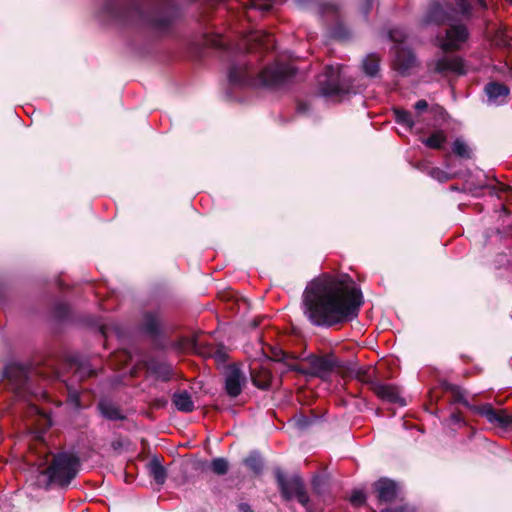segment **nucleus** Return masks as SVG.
I'll return each mask as SVG.
<instances>
[{"instance_id": "obj_1", "label": "nucleus", "mask_w": 512, "mask_h": 512, "mask_svg": "<svg viewBox=\"0 0 512 512\" xmlns=\"http://www.w3.org/2000/svg\"><path fill=\"white\" fill-rule=\"evenodd\" d=\"M363 297L348 275L314 279L303 294V312L311 324L331 327L357 317Z\"/></svg>"}, {"instance_id": "obj_2", "label": "nucleus", "mask_w": 512, "mask_h": 512, "mask_svg": "<svg viewBox=\"0 0 512 512\" xmlns=\"http://www.w3.org/2000/svg\"><path fill=\"white\" fill-rule=\"evenodd\" d=\"M307 75V66H229L225 95L231 101H241L238 93L245 89L287 88L304 81Z\"/></svg>"}, {"instance_id": "obj_3", "label": "nucleus", "mask_w": 512, "mask_h": 512, "mask_svg": "<svg viewBox=\"0 0 512 512\" xmlns=\"http://www.w3.org/2000/svg\"><path fill=\"white\" fill-rule=\"evenodd\" d=\"M344 66H324L316 77V93L327 101L338 103L350 93L355 94L362 86L358 79L350 75Z\"/></svg>"}, {"instance_id": "obj_4", "label": "nucleus", "mask_w": 512, "mask_h": 512, "mask_svg": "<svg viewBox=\"0 0 512 512\" xmlns=\"http://www.w3.org/2000/svg\"><path fill=\"white\" fill-rule=\"evenodd\" d=\"M80 458L72 452H59L52 456L51 462L40 475L45 478L46 486L67 487L80 470Z\"/></svg>"}, {"instance_id": "obj_5", "label": "nucleus", "mask_w": 512, "mask_h": 512, "mask_svg": "<svg viewBox=\"0 0 512 512\" xmlns=\"http://www.w3.org/2000/svg\"><path fill=\"white\" fill-rule=\"evenodd\" d=\"M183 17L176 0H155L146 15L147 26L156 33L168 34Z\"/></svg>"}, {"instance_id": "obj_6", "label": "nucleus", "mask_w": 512, "mask_h": 512, "mask_svg": "<svg viewBox=\"0 0 512 512\" xmlns=\"http://www.w3.org/2000/svg\"><path fill=\"white\" fill-rule=\"evenodd\" d=\"M275 477L285 500L296 498L307 511H312L309 495L300 476L293 475L288 478L280 468H277Z\"/></svg>"}, {"instance_id": "obj_7", "label": "nucleus", "mask_w": 512, "mask_h": 512, "mask_svg": "<svg viewBox=\"0 0 512 512\" xmlns=\"http://www.w3.org/2000/svg\"><path fill=\"white\" fill-rule=\"evenodd\" d=\"M470 411L484 417L494 428L512 431V413L506 409H495L491 404L472 405L467 400L461 401Z\"/></svg>"}, {"instance_id": "obj_8", "label": "nucleus", "mask_w": 512, "mask_h": 512, "mask_svg": "<svg viewBox=\"0 0 512 512\" xmlns=\"http://www.w3.org/2000/svg\"><path fill=\"white\" fill-rule=\"evenodd\" d=\"M388 36L394 43L392 50L395 60L392 64H414L416 57L414 51L406 44V31L403 28H392Z\"/></svg>"}, {"instance_id": "obj_9", "label": "nucleus", "mask_w": 512, "mask_h": 512, "mask_svg": "<svg viewBox=\"0 0 512 512\" xmlns=\"http://www.w3.org/2000/svg\"><path fill=\"white\" fill-rule=\"evenodd\" d=\"M306 361L309 365V376L318 377L324 381L328 380L333 371L339 367V361L333 355H310Z\"/></svg>"}, {"instance_id": "obj_10", "label": "nucleus", "mask_w": 512, "mask_h": 512, "mask_svg": "<svg viewBox=\"0 0 512 512\" xmlns=\"http://www.w3.org/2000/svg\"><path fill=\"white\" fill-rule=\"evenodd\" d=\"M469 37L468 29L463 24L451 25L446 30V37L440 43V48L444 53H452L460 49L461 45Z\"/></svg>"}, {"instance_id": "obj_11", "label": "nucleus", "mask_w": 512, "mask_h": 512, "mask_svg": "<svg viewBox=\"0 0 512 512\" xmlns=\"http://www.w3.org/2000/svg\"><path fill=\"white\" fill-rule=\"evenodd\" d=\"M4 375L8 380L10 388L14 390L18 396H21L28 384L26 369L20 365L12 364L5 368Z\"/></svg>"}, {"instance_id": "obj_12", "label": "nucleus", "mask_w": 512, "mask_h": 512, "mask_svg": "<svg viewBox=\"0 0 512 512\" xmlns=\"http://www.w3.org/2000/svg\"><path fill=\"white\" fill-rule=\"evenodd\" d=\"M246 381L245 374L238 367L230 366L225 376V390L228 396L232 398L239 396Z\"/></svg>"}, {"instance_id": "obj_13", "label": "nucleus", "mask_w": 512, "mask_h": 512, "mask_svg": "<svg viewBox=\"0 0 512 512\" xmlns=\"http://www.w3.org/2000/svg\"><path fill=\"white\" fill-rule=\"evenodd\" d=\"M453 19L452 12L444 8L439 2L432 1L424 16V23L443 25Z\"/></svg>"}, {"instance_id": "obj_14", "label": "nucleus", "mask_w": 512, "mask_h": 512, "mask_svg": "<svg viewBox=\"0 0 512 512\" xmlns=\"http://www.w3.org/2000/svg\"><path fill=\"white\" fill-rule=\"evenodd\" d=\"M374 393L384 401L389 403L398 404L399 406H405L406 401L401 396L398 387L391 384L375 383L373 384Z\"/></svg>"}, {"instance_id": "obj_15", "label": "nucleus", "mask_w": 512, "mask_h": 512, "mask_svg": "<svg viewBox=\"0 0 512 512\" xmlns=\"http://www.w3.org/2000/svg\"><path fill=\"white\" fill-rule=\"evenodd\" d=\"M484 92L488 105L501 106L507 103L509 88L498 82H489L485 85Z\"/></svg>"}, {"instance_id": "obj_16", "label": "nucleus", "mask_w": 512, "mask_h": 512, "mask_svg": "<svg viewBox=\"0 0 512 512\" xmlns=\"http://www.w3.org/2000/svg\"><path fill=\"white\" fill-rule=\"evenodd\" d=\"M250 375L253 384L257 388L266 390L270 387L272 374L266 366L254 361L250 366Z\"/></svg>"}, {"instance_id": "obj_17", "label": "nucleus", "mask_w": 512, "mask_h": 512, "mask_svg": "<svg viewBox=\"0 0 512 512\" xmlns=\"http://www.w3.org/2000/svg\"><path fill=\"white\" fill-rule=\"evenodd\" d=\"M201 45L220 52H230L233 46L230 41L219 33H204L201 37Z\"/></svg>"}, {"instance_id": "obj_18", "label": "nucleus", "mask_w": 512, "mask_h": 512, "mask_svg": "<svg viewBox=\"0 0 512 512\" xmlns=\"http://www.w3.org/2000/svg\"><path fill=\"white\" fill-rule=\"evenodd\" d=\"M375 489L380 501L392 502L398 495V484L388 478H381L375 483Z\"/></svg>"}, {"instance_id": "obj_19", "label": "nucleus", "mask_w": 512, "mask_h": 512, "mask_svg": "<svg viewBox=\"0 0 512 512\" xmlns=\"http://www.w3.org/2000/svg\"><path fill=\"white\" fill-rule=\"evenodd\" d=\"M251 48H257L265 52L276 49V40L273 34L266 31H257L249 39Z\"/></svg>"}, {"instance_id": "obj_20", "label": "nucleus", "mask_w": 512, "mask_h": 512, "mask_svg": "<svg viewBox=\"0 0 512 512\" xmlns=\"http://www.w3.org/2000/svg\"><path fill=\"white\" fill-rule=\"evenodd\" d=\"M70 367L74 370L76 377L80 380L92 377L96 374L90 360L80 356H73L71 358Z\"/></svg>"}, {"instance_id": "obj_21", "label": "nucleus", "mask_w": 512, "mask_h": 512, "mask_svg": "<svg viewBox=\"0 0 512 512\" xmlns=\"http://www.w3.org/2000/svg\"><path fill=\"white\" fill-rule=\"evenodd\" d=\"M149 475L158 485H163L167 479V471L158 457H153L147 464Z\"/></svg>"}, {"instance_id": "obj_22", "label": "nucleus", "mask_w": 512, "mask_h": 512, "mask_svg": "<svg viewBox=\"0 0 512 512\" xmlns=\"http://www.w3.org/2000/svg\"><path fill=\"white\" fill-rule=\"evenodd\" d=\"M172 402L177 410L181 412L189 413L194 410V402L187 391L175 392L172 396Z\"/></svg>"}, {"instance_id": "obj_23", "label": "nucleus", "mask_w": 512, "mask_h": 512, "mask_svg": "<svg viewBox=\"0 0 512 512\" xmlns=\"http://www.w3.org/2000/svg\"><path fill=\"white\" fill-rule=\"evenodd\" d=\"M142 328L150 336H157L160 333V322L158 316L152 312L143 315Z\"/></svg>"}, {"instance_id": "obj_24", "label": "nucleus", "mask_w": 512, "mask_h": 512, "mask_svg": "<svg viewBox=\"0 0 512 512\" xmlns=\"http://www.w3.org/2000/svg\"><path fill=\"white\" fill-rule=\"evenodd\" d=\"M468 66H433V73L440 77L465 75Z\"/></svg>"}, {"instance_id": "obj_25", "label": "nucleus", "mask_w": 512, "mask_h": 512, "mask_svg": "<svg viewBox=\"0 0 512 512\" xmlns=\"http://www.w3.org/2000/svg\"><path fill=\"white\" fill-rule=\"evenodd\" d=\"M99 409L101 411V414L109 420L116 421L123 420L125 418L122 411L111 403L101 402L99 404Z\"/></svg>"}, {"instance_id": "obj_26", "label": "nucleus", "mask_w": 512, "mask_h": 512, "mask_svg": "<svg viewBox=\"0 0 512 512\" xmlns=\"http://www.w3.org/2000/svg\"><path fill=\"white\" fill-rule=\"evenodd\" d=\"M150 370L163 381L169 380L172 375V367L164 362L152 363L150 365Z\"/></svg>"}, {"instance_id": "obj_27", "label": "nucleus", "mask_w": 512, "mask_h": 512, "mask_svg": "<svg viewBox=\"0 0 512 512\" xmlns=\"http://www.w3.org/2000/svg\"><path fill=\"white\" fill-rule=\"evenodd\" d=\"M273 7L272 0H243V9L247 11L248 9H257L261 12L267 13Z\"/></svg>"}, {"instance_id": "obj_28", "label": "nucleus", "mask_w": 512, "mask_h": 512, "mask_svg": "<svg viewBox=\"0 0 512 512\" xmlns=\"http://www.w3.org/2000/svg\"><path fill=\"white\" fill-rule=\"evenodd\" d=\"M394 116H395V121L398 124L406 127L408 130L413 129V127L415 125V121L413 119L411 112L403 110V109H395Z\"/></svg>"}, {"instance_id": "obj_29", "label": "nucleus", "mask_w": 512, "mask_h": 512, "mask_svg": "<svg viewBox=\"0 0 512 512\" xmlns=\"http://www.w3.org/2000/svg\"><path fill=\"white\" fill-rule=\"evenodd\" d=\"M330 35L338 41H347L350 39L349 29L341 22H337L330 30Z\"/></svg>"}, {"instance_id": "obj_30", "label": "nucleus", "mask_w": 512, "mask_h": 512, "mask_svg": "<svg viewBox=\"0 0 512 512\" xmlns=\"http://www.w3.org/2000/svg\"><path fill=\"white\" fill-rule=\"evenodd\" d=\"M210 469L216 475H225L229 470V462L223 457L213 458L210 463Z\"/></svg>"}, {"instance_id": "obj_31", "label": "nucleus", "mask_w": 512, "mask_h": 512, "mask_svg": "<svg viewBox=\"0 0 512 512\" xmlns=\"http://www.w3.org/2000/svg\"><path fill=\"white\" fill-rule=\"evenodd\" d=\"M446 141V136L443 132L438 131L423 140V143L433 149H440Z\"/></svg>"}, {"instance_id": "obj_32", "label": "nucleus", "mask_w": 512, "mask_h": 512, "mask_svg": "<svg viewBox=\"0 0 512 512\" xmlns=\"http://www.w3.org/2000/svg\"><path fill=\"white\" fill-rule=\"evenodd\" d=\"M245 465L255 473H260L263 468V463L260 455L257 452H252L245 460Z\"/></svg>"}, {"instance_id": "obj_33", "label": "nucleus", "mask_w": 512, "mask_h": 512, "mask_svg": "<svg viewBox=\"0 0 512 512\" xmlns=\"http://www.w3.org/2000/svg\"><path fill=\"white\" fill-rule=\"evenodd\" d=\"M452 150L457 156H459L461 158H470L471 157L470 148L468 147L466 142L461 138L455 139V141L453 142V145H452Z\"/></svg>"}, {"instance_id": "obj_34", "label": "nucleus", "mask_w": 512, "mask_h": 512, "mask_svg": "<svg viewBox=\"0 0 512 512\" xmlns=\"http://www.w3.org/2000/svg\"><path fill=\"white\" fill-rule=\"evenodd\" d=\"M54 313L58 319L67 320L70 315V307L66 303L59 302L55 305Z\"/></svg>"}, {"instance_id": "obj_35", "label": "nucleus", "mask_w": 512, "mask_h": 512, "mask_svg": "<svg viewBox=\"0 0 512 512\" xmlns=\"http://www.w3.org/2000/svg\"><path fill=\"white\" fill-rule=\"evenodd\" d=\"M429 175L439 182H445L452 178V175L440 168L434 167L429 171Z\"/></svg>"}, {"instance_id": "obj_36", "label": "nucleus", "mask_w": 512, "mask_h": 512, "mask_svg": "<svg viewBox=\"0 0 512 512\" xmlns=\"http://www.w3.org/2000/svg\"><path fill=\"white\" fill-rule=\"evenodd\" d=\"M455 6L457 11L463 16H469L471 14V5L468 0H455Z\"/></svg>"}, {"instance_id": "obj_37", "label": "nucleus", "mask_w": 512, "mask_h": 512, "mask_svg": "<svg viewBox=\"0 0 512 512\" xmlns=\"http://www.w3.org/2000/svg\"><path fill=\"white\" fill-rule=\"evenodd\" d=\"M325 480L321 476H314L312 479V487L316 494L322 495L324 493Z\"/></svg>"}, {"instance_id": "obj_38", "label": "nucleus", "mask_w": 512, "mask_h": 512, "mask_svg": "<svg viewBox=\"0 0 512 512\" xmlns=\"http://www.w3.org/2000/svg\"><path fill=\"white\" fill-rule=\"evenodd\" d=\"M296 111L299 115H309L312 111L311 104L308 101H298Z\"/></svg>"}, {"instance_id": "obj_39", "label": "nucleus", "mask_w": 512, "mask_h": 512, "mask_svg": "<svg viewBox=\"0 0 512 512\" xmlns=\"http://www.w3.org/2000/svg\"><path fill=\"white\" fill-rule=\"evenodd\" d=\"M365 76L369 78H376L380 74V66H362Z\"/></svg>"}, {"instance_id": "obj_40", "label": "nucleus", "mask_w": 512, "mask_h": 512, "mask_svg": "<svg viewBox=\"0 0 512 512\" xmlns=\"http://www.w3.org/2000/svg\"><path fill=\"white\" fill-rule=\"evenodd\" d=\"M350 501L352 504L361 505L365 502V495L362 491H354L351 495Z\"/></svg>"}, {"instance_id": "obj_41", "label": "nucleus", "mask_w": 512, "mask_h": 512, "mask_svg": "<svg viewBox=\"0 0 512 512\" xmlns=\"http://www.w3.org/2000/svg\"><path fill=\"white\" fill-rule=\"evenodd\" d=\"M381 62V57L377 53L368 54L362 61L361 64H379Z\"/></svg>"}, {"instance_id": "obj_42", "label": "nucleus", "mask_w": 512, "mask_h": 512, "mask_svg": "<svg viewBox=\"0 0 512 512\" xmlns=\"http://www.w3.org/2000/svg\"><path fill=\"white\" fill-rule=\"evenodd\" d=\"M373 3L374 0H363V3L360 6V10L365 17H367L370 13Z\"/></svg>"}, {"instance_id": "obj_43", "label": "nucleus", "mask_w": 512, "mask_h": 512, "mask_svg": "<svg viewBox=\"0 0 512 512\" xmlns=\"http://www.w3.org/2000/svg\"><path fill=\"white\" fill-rule=\"evenodd\" d=\"M433 64H439V65H442V64H463V62H462V60L460 58H456V59L441 58V59L436 60Z\"/></svg>"}, {"instance_id": "obj_44", "label": "nucleus", "mask_w": 512, "mask_h": 512, "mask_svg": "<svg viewBox=\"0 0 512 512\" xmlns=\"http://www.w3.org/2000/svg\"><path fill=\"white\" fill-rule=\"evenodd\" d=\"M414 108L417 112H422L428 108V103L424 99L418 100L415 103Z\"/></svg>"}, {"instance_id": "obj_45", "label": "nucleus", "mask_w": 512, "mask_h": 512, "mask_svg": "<svg viewBox=\"0 0 512 512\" xmlns=\"http://www.w3.org/2000/svg\"><path fill=\"white\" fill-rule=\"evenodd\" d=\"M309 425V420L308 418L304 417V416H300L297 420H296V426L299 428V429H305L307 428Z\"/></svg>"}, {"instance_id": "obj_46", "label": "nucleus", "mask_w": 512, "mask_h": 512, "mask_svg": "<svg viewBox=\"0 0 512 512\" xmlns=\"http://www.w3.org/2000/svg\"><path fill=\"white\" fill-rule=\"evenodd\" d=\"M321 10L323 13L325 12H333V13H336L337 12V8L334 4H331V3H323L321 4Z\"/></svg>"}, {"instance_id": "obj_47", "label": "nucleus", "mask_w": 512, "mask_h": 512, "mask_svg": "<svg viewBox=\"0 0 512 512\" xmlns=\"http://www.w3.org/2000/svg\"><path fill=\"white\" fill-rule=\"evenodd\" d=\"M407 509L406 506H397V507H387L382 509L381 512H405Z\"/></svg>"}, {"instance_id": "obj_48", "label": "nucleus", "mask_w": 512, "mask_h": 512, "mask_svg": "<svg viewBox=\"0 0 512 512\" xmlns=\"http://www.w3.org/2000/svg\"><path fill=\"white\" fill-rule=\"evenodd\" d=\"M291 369L293 371H296L300 374H303L305 376H309V367L308 368H304L302 366H299V365H294V366H291Z\"/></svg>"}, {"instance_id": "obj_49", "label": "nucleus", "mask_w": 512, "mask_h": 512, "mask_svg": "<svg viewBox=\"0 0 512 512\" xmlns=\"http://www.w3.org/2000/svg\"><path fill=\"white\" fill-rule=\"evenodd\" d=\"M209 355L214 356L218 360H224V358H225V353L219 348H217L214 353L210 352Z\"/></svg>"}, {"instance_id": "obj_50", "label": "nucleus", "mask_w": 512, "mask_h": 512, "mask_svg": "<svg viewBox=\"0 0 512 512\" xmlns=\"http://www.w3.org/2000/svg\"><path fill=\"white\" fill-rule=\"evenodd\" d=\"M450 420L455 424H461L463 422L462 417L457 413L451 414Z\"/></svg>"}, {"instance_id": "obj_51", "label": "nucleus", "mask_w": 512, "mask_h": 512, "mask_svg": "<svg viewBox=\"0 0 512 512\" xmlns=\"http://www.w3.org/2000/svg\"><path fill=\"white\" fill-rule=\"evenodd\" d=\"M238 508L240 512H253L250 505L247 503H240Z\"/></svg>"}, {"instance_id": "obj_52", "label": "nucleus", "mask_w": 512, "mask_h": 512, "mask_svg": "<svg viewBox=\"0 0 512 512\" xmlns=\"http://www.w3.org/2000/svg\"><path fill=\"white\" fill-rule=\"evenodd\" d=\"M274 357L278 361H283L285 359V353L281 350L275 351Z\"/></svg>"}, {"instance_id": "obj_53", "label": "nucleus", "mask_w": 512, "mask_h": 512, "mask_svg": "<svg viewBox=\"0 0 512 512\" xmlns=\"http://www.w3.org/2000/svg\"><path fill=\"white\" fill-rule=\"evenodd\" d=\"M411 66H407V65H404V66H398V73L401 74V75H406L408 73V69L410 68Z\"/></svg>"}, {"instance_id": "obj_54", "label": "nucleus", "mask_w": 512, "mask_h": 512, "mask_svg": "<svg viewBox=\"0 0 512 512\" xmlns=\"http://www.w3.org/2000/svg\"><path fill=\"white\" fill-rule=\"evenodd\" d=\"M294 1L298 6H306V5H309L310 3L314 2L315 0H294Z\"/></svg>"}, {"instance_id": "obj_55", "label": "nucleus", "mask_w": 512, "mask_h": 512, "mask_svg": "<svg viewBox=\"0 0 512 512\" xmlns=\"http://www.w3.org/2000/svg\"><path fill=\"white\" fill-rule=\"evenodd\" d=\"M199 345L200 344L198 343V341L196 339L192 340L191 347H192L193 350L198 351Z\"/></svg>"}, {"instance_id": "obj_56", "label": "nucleus", "mask_w": 512, "mask_h": 512, "mask_svg": "<svg viewBox=\"0 0 512 512\" xmlns=\"http://www.w3.org/2000/svg\"><path fill=\"white\" fill-rule=\"evenodd\" d=\"M483 9L487 8V4L485 0H475Z\"/></svg>"}, {"instance_id": "obj_57", "label": "nucleus", "mask_w": 512, "mask_h": 512, "mask_svg": "<svg viewBox=\"0 0 512 512\" xmlns=\"http://www.w3.org/2000/svg\"><path fill=\"white\" fill-rule=\"evenodd\" d=\"M484 188V185L483 184H479L477 187H475L474 189L472 187L469 186V189L471 191H474V190H477V189H483Z\"/></svg>"}, {"instance_id": "obj_58", "label": "nucleus", "mask_w": 512, "mask_h": 512, "mask_svg": "<svg viewBox=\"0 0 512 512\" xmlns=\"http://www.w3.org/2000/svg\"><path fill=\"white\" fill-rule=\"evenodd\" d=\"M102 334H106L104 327L102 328Z\"/></svg>"}, {"instance_id": "obj_59", "label": "nucleus", "mask_w": 512, "mask_h": 512, "mask_svg": "<svg viewBox=\"0 0 512 512\" xmlns=\"http://www.w3.org/2000/svg\"><path fill=\"white\" fill-rule=\"evenodd\" d=\"M274 64L279 65V64H282V63L281 62H275Z\"/></svg>"}, {"instance_id": "obj_60", "label": "nucleus", "mask_w": 512, "mask_h": 512, "mask_svg": "<svg viewBox=\"0 0 512 512\" xmlns=\"http://www.w3.org/2000/svg\"><path fill=\"white\" fill-rule=\"evenodd\" d=\"M507 2H509L510 4H512V0H506Z\"/></svg>"}, {"instance_id": "obj_61", "label": "nucleus", "mask_w": 512, "mask_h": 512, "mask_svg": "<svg viewBox=\"0 0 512 512\" xmlns=\"http://www.w3.org/2000/svg\"><path fill=\"white\" fill-rule=\"evenodd\" d=\"M193 53H194V54H196V53H197L195 48H194V50H193Z\"/></svg>"}]
</instances>
